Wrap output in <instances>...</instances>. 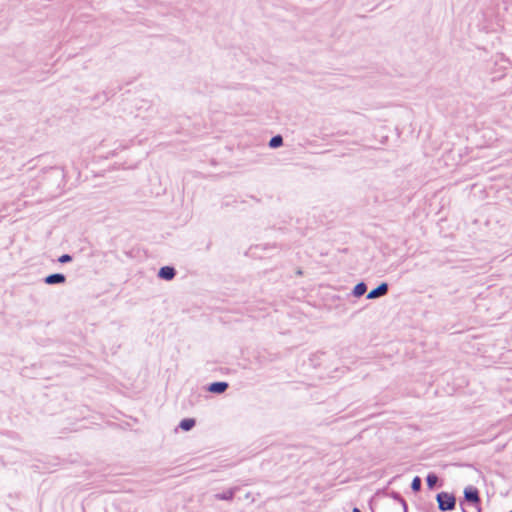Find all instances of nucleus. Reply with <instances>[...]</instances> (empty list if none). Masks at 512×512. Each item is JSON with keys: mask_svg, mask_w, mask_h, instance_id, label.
Returning <instances> with one entry per match:
<instances>
[{"mask_svg": "<svg viewBox=\"0 0 512 512\" xmlns=\"http://www.w3.org/2000/svg\"><path fill=\"white\" fill-rule=\"evenodd\" d=\"M439 481V477L435 473H429L426 476V484L429 489H434Z\"/></svg>", "mask_w": 512, "mask_h": 512, "instance_id": "9d476101", "label": "nucleus"}, {"mask_svg": "<svg viewBox=\"0 0 512 512\" xmlns=\"http://www.w3.org/2000/svg\"><path fill=\"white\" fill-rule=\"evenodd\" d=\"M239 487L238 486H234V487H231L229 488L228 490L222 492V493H217L214 495V498L216 500H223V501H232L236 492L239 491Z\"/></svg>", "mask_w": 512, "mask_h": 512, "instance_id": "39448f33", "label": "nucleus"}, {"mask_svg": "<svg viewBox=\"0 0 512 512\" xmlns=\"http://www.w3.org/2000/svg\"><path fill=\"white\" fill-rule=\"evenodd\" d=\"M366 291L367 285L364 282H359L354 286L352 293L355 297H361Z\"/></svg>", "mask_w": 512, "mask_h": 512, "instance_id": "1a4fd4ad", "label": "nucleus"}, {"mask_svg": "<svg viewBox=\"0 0 512 512\" xmlns=\"http://www.w3.org/2000/svg\"><path fill=\"white\" fill-rule=\"evenodd\" d=\"M282 145H283V137L281 135H275L269 141L270 148H278Z\"/></svg>", "mask_w": 512, "mask_h": 512, "instance_id": "ddd939ff", "label": "nucleus"}, {"mask_svg": "<svg viewBox=\"0 0 512 512\" xmlns=\"http://www.w3.org/2000/svg\"><path fill=\"white\" fill-rule=\"evenodd\" d=\"M229 385L227 382L218 381L212 382L208 386V391L215 394H222L228 389Z\"/></svg>", "mask_w": 512, "mask_h": 512, "instance_id": "0eeeda50", "label": "nucleus"}, {"mask_svg": "<svg viewBox=\"0 0 512 512\" xmlns=\"http://www.w3.org/2000/svg\"><path fill=\"white\" fill-rule=\"evenodd\" d=\"M481 498L479 491L474 486H467L464 489V498L460 502L462 512H481Z\"/></svg>", "mask_w": 512, "mask_h": 512, "instance_id": "f257e3e1", "label": "nucleus"}, {"mask_svg": "<svg viewBox=\"0 0 512 512\" xmlns=\"http://www.w3.org/2000/svg\"><path fill=\"white\" fill-rule=\"evenodd\" d=\"M388 290V284L386 282H382L376 288L369 291V293L367 294V299H376L381 296H384L385 294H387Z\"/></svg>", "mask_w": 512, "mask_h": 512, "instance_id": "7ed1b4c3", "label": "nucleus"}, {"mask_svg": "<svg viewBox=\"0 0 512 512\" xmlns=\"http://www.w3.org/2000/svg\"><path fill=\"white\" fill-rule=\"evenodd\" d=\"M66 282V276L62 273H53L44 278V283L47 285L63 284Z\"/></svg>", "mask_w": 512, "mask_h": 512, "instance_id": "423d86ee", "label": "nucleus"}, {"mask_svg": "<svg viewBox=\"0 0 512 512\" xmlns=\"http://www.w3.org/2000/svg\"><path fill=\"white\" fill-rule=\"evenodd\" d=\"M352 512H362V511H361L359 508L354 507V508L352 509Z\"/></svg>", "mask_w": 512, "mask_h": 512, "instance_id": "f3484780", "label": "nucleus"}, {"mask_svg": "<svg viewBox=\"0 0 512 512\" xmlns=\"http://www.w3.org/2000/svg\"><path fill=\"white\" fill-rule=\"evenodd\" d=\"M438 509L442 512L452 511L456 507V497L448 492H439L436 495Z\"/></svg>", "mask_w": 512, "mask_h": 512, "instance_id": "f03ea898", "label": "nucleus"}, {"mask_svg": "<svg viewBox=\"0 0 512 512\" xmlns=\"http://www.w3.org/2000/svg\"><path fill=\"white\" fill-rule=\"evenodd\" d=\"M72 256L70 254H63L58 258V262L61 264L69 263L72 261Z\"/></svg>", "mask_w": 512, "mask_h": 512, "instance_id": "2eb2a0df", "label": "nucleus"}, {"mask_svg": "<svg viewBox=\"0 0 512 512\" xmlns=\"http://www.w3.org/2000/svg\"><path fill=\"white\" fill-rule=\"evenodd\" d=\"M196 425L194 418H184L180 421L178 427L183 431H190Z\"/></svg>", "mask_w": 512, "mask_h": 512, "instance_id": "6e6552de", "label": "nucleus"}, {"mask_svg": "<svg viewBox=\"0 0 512 512\" xmlns=\"http://www.w3.org/2000/svg\"><path fill=\"white\" fill-rule=\"evenodd\" d=\"M157 276L160 279L170 281L176 276V270L172 266H163L159 269Z\"/></svg>", "mask_w": 512, "mask_h": 512, "instance_id": "20e7f679", "label": "nucleus"}, {"mask_svg": "<svg viewBox=\"0 0 512 512\" xmlns=\"http://www.w3.org/2000/svg\"><path fill=\"white\" fill-rule=\"evenodd\" d=\"M422 487V480L419 476H415L411 482V489L413 492H419Z\"/></svg>", "mask_w": 512, "mask_h": 512, "instance_id": "4468645a", "label": "nucleus"}, {"mask_svg": "<svg viewBox=\"0 0 512 512\" xmlns=\"http://www.w3.org/2000/svg\"><path fill=\"white\" fill-rule=\"evenodd\" d=\"M384 512H407V509L400 504H386Z\"/></svg>", "mask_w": 512, "mask_h": 512, "instance_id": "9b49d317", "label": "nucleus"}, {"mask_svg": "<svg viewBox=\"0 0 512 512\" xmlns=\"http://www.w3.org/2000/svg\"><path fill=\"white\" fill-rule=\"evenodd\" d=\"M246 500H251V502H254V498L252 496V493L251 492H248L245 494V497H244Z\"/></svg>", "mask_w": 512, "mask_h": 512, "instance_id": "dca6fc26", "label": "nucleus"}, {"mask_svg": "<svg viewBox=\"0 0 512 512\" xmlns=\"http://www.w3.org/2000/svg\"><path fill=\"white\" fill-rule=\"evenodd\" d=\"M390 495L394 499V502L391 504H400L401 506H404L405 509H408L405 499L398 492L393 491Z\"/></svg>", "mask_w": 512, "mask_h": 512, "instance_id": "f8f14e48", "label": "nucleus"}]
</instances>
